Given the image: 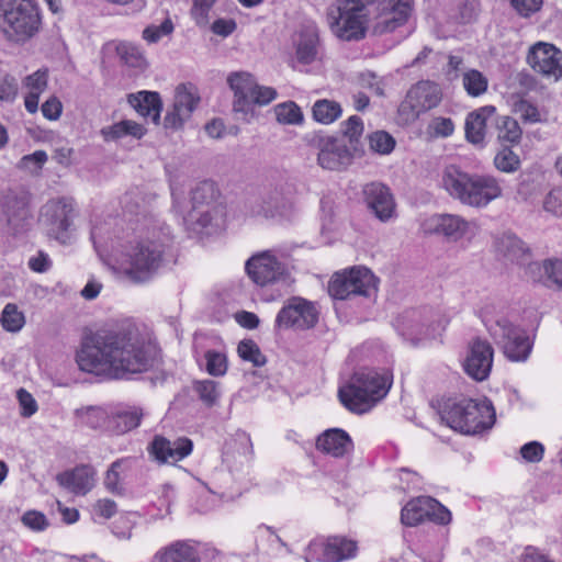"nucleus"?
<instances>
[{"instance_id": "f257e3e1", "label": "nucleus", "mask_w": 562, "mask_h": 562, "mask_svg": "<svg viewBox=\"0 0 562 562\" xmlns=\"http://www.w3.org/2000/svg\"><path fill=\"white\" fill-rule=\"evenodd\" d=\"M158 348L145 329L132 321L86 336L76 361L81 371L127 380L154 367Z\"/></svg>"}, {"instance_id": "9b49d317", "label": "nucleus", "mask_w": 562, "mask_h": 562, "mask_svg": "<svg viewBox=\"0 0 562 562\" xmlns=\"http://www.w3.org/2000/svg\"><path fill=\"white\" fill-rule=\"evenodd\" d=\"M442 92L438 83L422 80L414 85L406 93L398 106V115L405 123H412L425 113L439 105Z\"/></svg>"}, {"instance_id": "5701e85b", "label": "nucleus", "mask_w": 562, "mask_h": 562, "mask_svg": "<svg viewBox=\"0 0 562 562\" xmlns=\"http://www.w3.org/2000/svg\"><path fill=\"white\" fill-rule=\"evenodd\" d=\"M200 102L196 88L191 83L179 85L176 89L172 109L165 116V126L179 128L189 119Z\"/></svg>"}, {"instance_id": "7c9ffc66", "label": "nucleus", "mask_w": 562, "mask_h": 562, "mask_svg": "<svg viewBox=\"0 0 562 562\" xmlns=\"http://www.w3.org/2000/svg\"><path fill=\"white\" fill-rule=\"evenodd\" d=\"M495 106L484 105L467 115L465 119V138L474 145L482 146L486 135V122L495 114Z\"/></svg>"}, {"instance_id": "393cba45", "label": "nucleus", "mask_w": 562, "mask_h": 562, "mask_svg": "<svg viewBox=\"0 0 562 562\" xmlns=\"http://www.w3.org/2000/svg\"><path fill=\"white\" fill-rule=\"evenodd\" d=\"M295 53L291 66L300 69L301 66H308L319 58V35L315 26L303 27L294 40Z\"/></svg>"}, {"instance_id": "2eb2a0df", "label": "nucleus", "mask_w": 562, "mask_h": 562, "mask_svg": "<svg viewBox=\"0 0 562 562\" xmlns=\"http://www.w3.org/2000/svg\"><path fill=\"white\" fill-rule=\"evenodd\" d=\"M401 520L406 526H416L425 520L447 525L451 521V513L437 499L430 496H418L402 508Z\"/></svg>"}, {"instance_id": "1a4fd4ad", "label": "nucleus", "mask_w": 562, "mask_h": 562, "mask_svg": "<svg viewBox=\"0 0 562 562\" xmlns=\"http://www.w3.org/2000/svg\"><path fill=\"white\" fill-rule=\"evenodd\" d=\"M368 8H373L371 32L381 36L403 26L412 12L411 0H367Z\"/></svg>"}, {"instance_id": "774afa93", "label": "nucleus", "mask_w": 562, "mask_h": 562, "mask_svg": "<svg viewBox=\"0 0 562 562\" xmlns=\"http://www.w3.org/2000/svg\"><path fill=\"white\" fill-rule=\"evenodd\" d=\"M342 134L350 139V142L357 140V138L363 132V124L359 116L352 115L346 122L342 123Z\"/></svg>"}, {"instance_id": "6ab92c4d", "label": "nucleus", "mask_w": 562, "mask_h": 562, "mask_svg": "<svg viewBox=\"0 0 562 562\" xmlns=\"http://www.w3.org/2000/svg\"><path fill=\"white\" fill-rule=\"evenodd\" d=\"M312 144L318 148L317 161L324 169L341 170L351 162V153L341 139L316 134Z\"/></svg>"}, {"instance_id": "338daca9", "label": "nucleus", "mask_w": 562, "mask_h": 562, "mask_svg": "<svg viewBox=\"0 0 562 562\" xmlns=\"http://www.w3.org/2000/svg\"><path fill=\"white\" fill-rule=\"evenodd\" d=\"M16 395L21 406V415L23 417H31L37 412V403L31 393L24 389H20Z\"/></svg>"}, {"instance_id": "5fc2aeb1", "label": "nucleus", "mask_w": 562, "mask_h": 562, "mask_svg": "<svg viewBox=\"0 0 562 562\" xmlns=\"http://www.w3.org/2000/svg\"><path fill=\"white\" fill-rule=\"evenodd\" d=\"M135 514H122L112 524L113 535L121 540H128L135 526Z\"/></svg>"}, {"instance_id": "412c9836", "label": "nucleus", "mask_w": 562, "mask_h": 562, "mask_svg": "<svg viewBox=\"0 0 562 562\" xmlns=\"http://www.w3.org/2000/svg\"><path fill=\"white\" fill-rule=\"evenodd\" d=\"M225 207L214 205L209 209H190L182 214L186 229L195 235H211L220 231L225 221Z\"/></svg>"}, {"instance_id": "f704fd0d", "label": "nucleus", "mask_w": 562, "mask_h": 562, "mask_svg": "<svg viewBox=\"0 0 562 562\" xmlns=\"http://www.w3.org/2000/svg\"><path fill=\"white\" fill-rule=\"evenodd\" d=\"M133 460L131 458H121L114 461L108 469L104 476L105 488L114 495L125 493L124 474L131 470Z\"/></svg>"}, {"instance_id": "a19ab883", "label": "nucleus", "mask_w": 562, "mask_h": 562, "mask_svg": "<svg viewBox=\"0 0 562 562\" xmlns=\"http://www.w3.org/2000/svg\"><path fill=\"white\" fill-rule=\"evenodd\" d=\"M313 117L322 124H330L339 119L342 114L340 104L334 100H317L313 108Z\"/></svg>"}, {"instance_id": "864d4df0", "label": "nucleus", "mask_w": 562, "mask_h": 562, "mask_svg": "<svg viewBox=\"0 0 562 562\" xmlns=\"http://www.w3.org/2000/svg\"><path fill=\"white\" fill-rule=\"evenodd\" d=\"M369 145L373 151L387 155L394 149L395 140L389 133L379 131L369 136Z\"/></svg>"}, {"instance_id": "7ed1b4c3", "label": "nucleus", "mask_w": 562, "mask_h": 562, "mask_svg": "<svg viewBox=\"0 0 562 562\" xmlns=\"http://www.w3.org/2000/svg\"><path fill=\"white\" fill-rule=\"evenodd\" d=\"M442 186L460 203L482 209L502 195L499 181L490 175L470 173L456 165L445 168Z\"/></svg>"}, {"instance_id": "bf43d9fd", "label": "nucleus", "mask_w": 562, "mask_h": 562, "mask_svg": "<svg viewBox=\"0 0 562 562\" xmlns=\"http://www.w3.org/2000/svg\"><path fill=\"white\" fill-rule=\"evenodd\" d=\"M173 24L166 19L160 25H149L143 31V38L148 43H157L162 36L171 34Z\"/></svg>"}, {"instance_id": "ea45409f", "label": "nucleus", "mask_w": 562, "mask_h": 562, "mask_svg": "<svg viewBox=\"0 0 562 562\" xmlns=\"http://www.w3.org/2000/svg\"><path fill=\"white\" fill-rule=\"evenodd\" d=\"M101 134L106 142H115L125 136H133L139 139L145 134V128L134 121L123 120L113 125L103 127Z\"/></svg>"}, {"instance_id": "09e8293b", "label": "nucleus", "mask_w": 562, "mask_h": 562, "mask_svg": "<svg viewBox=\"0 0 562 562\" xmlns=\"http://www.w3.org/2000/svg\"><path fill=\"white\" fill-rule=\"evenodd\" d=\"M216 0H193L190 16L199 27L210 25L211 12Z\"/></svg>"}, {"instance_id": "a878e982", "label": "nucleus", "mask_w": 562, "mask_h": 562, "mask_svg": "<svg viewBox=\"0 0 562 562\" xmlns=\"http://www.w3.org/2000/svg\"><path fill=\"white\" fill-rule=\"evenodd\" d=\"M363 196L367 206L382 222H386L394 216L395 201L390 189L380 183L372 182L363 188Z\"/></svg>"}, {"instance_id": "8fccbe9b", "label": "nucleus", "mask_w": 562, "mask_h": 562, "mask_svg": "<svg viewBox=\"0 0 562 562\" xmlns=\"http://www.w3.org/2000/svg\"><path fill=\"white\" fill-rule=\"evenodd\" d=\"M494 166L502 172L512 173L520 168V159L516 153L505 146L495 155Z\"/></svg>"}, {"instance_id": "79ce46f5", "label": "nucleus", "mask_w": 562, "mask_h": 562, "mask_svg": "<svg viewBox=\"0 0 562 562\" xmlns=\"http://www.w3.org/2000/svg\"><path fill=\"white\" fill-rule=\"evenodd\" d=\"M522 131L518 122L510 116L497 119V138L503 144L515 145L521 139Z\"/></svg>"}, {"instance_id": "72a5a7b5", "label": "nucleus", "mask_w": 562, "mask_h": 562, "mask_svg": "<svg viewBox=\"0 0 562 562\" xmlns=\"http://www.w3.org/2000/svg\"><path fill=\"white\" fill-rule=\"evenodd\" d=\"M130 104L144 117H149L153 123L158 124L162 109L158 92L139 91L128 97Z\"/></svg>"}, {"instance_id": "a18cd8bd", "label": "nucleus", "mask_w": 562, "mask_h": 562, "mask_svg": "<svg viewBox=\"0 0 562 562\" xmlns=\"http://www.w3.org/2000/svg\"><path fill=\"white\" fill-rule=\"evenodd\" d=\"M277 121L281 124L297 125L303 122V113L293 101L280 103L274 106Z\"/></svg>"}, {"instance_id": "0e129e2a", "label": "nucleus", "mask_w": 562, "mask_h": 562, "mask_svg": "<svg viewBox=\"0 0 562 562\" xmlns=\"http://www.w3.org/2000/svg\"><path fill=\"white\" fill-rule=\"evenodd\" d=\"M429 130L435 136L449 137L454 132V124L449 117H434L429 123Z\"/></svg>"}, {"instance_id": "20e7f679", "label": "nucleus", "mask_w": 562, "mask_h": 562, "mask_svg": "<svg viewBox=\"0 0 562 562\" xmlns=\"http://www.w3.org/2000/svg\"><path fill=\"white\" fill-rule=\"evenodd\" d=\"M42 29V13L35 0H0V36L24 44Z\"/></svg>"}, {"instance_id": "0eeeda50", "label": "nucleus", "mask_w": 562, "mask_h": 562, "mask_svg": "<svg viewBox=\"0 0 562 562\" xmlns=\"http://www.w3.org/2000/svg\"><path fill=\"white\" fill-rule=\"evenodd\" d=\"M370 13L367 0H338L328 14L330 29L342 41H361L368 31Z\"/></svg>"}, {"instance_id": "c756f323", "label": "nucleus", "mask_w": 562, "mask_h": 562, "mask_svg": "<svg viewBox=\"0 0 562 562\" xmlns=\"http://www.w3.org/2000/svg\"><path fill=\"white\" fill-rule=\"evenodd\" d=\"M2 209L8 224L18 231L30 218L29 198L26 193L8 192L2 199Z\"/></svg>"}, {"instance_id": "f03ea898", "label": "nucleus", "mask_w": 562, "mask_h": 562, "mask_svg": "<svg viewBox=\"0 0 562 562\" xmlns=\"http://www.w3.org/2000/svg\"><path fill=\"white\" fill-rule=\"evenodd\" d=\"M110 247L113 268L135 283L151 279L164 261L165 243L154 232L116 235L110 238Z\"/></svg>"}, {"instance_id": "b1692460", "label": "nucleus", "mask_w": 562, "mask_h": 562, "mask_svg": "<svg viewBox=\"0 0 562 562\" xmlns=\"http://www.w3.org/2000/svg\"><path fill=\"white\" fill-rule=\"evenodd\" d=\"M493 348L488 341L476 338L469 347V355L464 360L465 372L476 381L485 380L493 364Z\"/></svg>"}, {"instance_id": "13d9d810", "label": "nucleus", "mask_w": 562, "mask_h": 562, "mask_svg": "<svg viewBox=\"0 0 562 562\" xmlns=\"http://www.w3.org/2000/svg\"><path fill=\"white\" fill-rule=\"evenodd\" d=\"M514 111L527 123H537L541 120L538 108L525 99H520L514 103Z\"/></svg>"}, {"instance_id": "4d7b16f0", "label": "nucleus", "mask_w": 562, "mask_h": 562, "mask_svg": "<svg viewBox=\"0 0 562 562\" xmlns=\"http://www.w3.org/2000/svg\"><path fill=\"white\" fill-rule=\"evenodd\" d=\"M19 94V83L14 76L4 75L0 78V101L13 103Z\"/></svg>"}, {"instance_id": "c85d7f7f", "label": "nucleus", "mask_w": 562, "mask_h": 562, "mask_svg": "<svg viewBox=\"0 0 562 562\" xmlns=\"http://www.w3.org/2000/svg\"><path fill=\"white\" fill-rule=\"evenodd\" d=\"M227 81L235 94L234 111L246 117L250 113V95L256 85L254 77L249 72L240 71L232 74Z\"/></svg>"}, {"instance_id": "c03bdc74", "label": "nucleus", "mask_w": 562, "mask_h": 562, "mask_svg": "<svg viewBox=\"0 0 562 562\" xmlns=\"http://www.w3.org/2000/svg\"><path fill=\"white\" fill-rule=\"evenodd\" d=\"M0 324L5 331L19 333L25 325V316L15 304L8 303L1 312Z\"/></svg>"}, {"instance_id": "cd10ccee", "label": "nucleus", "mask_w": 562, "mask_h": 562, "mask_svg": "<svg viewBox=\"0 0 562 562\" xmlns=\"http://www.w3.org/2000/svg\"><path fill=\"white\" fill-rule=\"evenodd\" d=\"M316 448L335 458H340L352 451L353 442L344 429L330 428L317 437Z\"/></svg>"}, {"instance_id": "473e14b6", "label": "nucleus", "mask_w": 562, "mask_h": 562, "mask_svg": "<svg viewBox=\"0 0 562 562\" xmlns=\"http://www.w3.org/2000/svg\"><path fill=\"white\" fill-rule=\"evenodd\" d=\"M395 327L404 339L416 345L427 336V329L422 322L420 313L412 310L400 315L395 321Z\"/></svg>"}, {"instance_id": "dca6fc26", "label": "nucleus", "mask_w": 562, "mask_h": 562, "mask_svg": "<svg viewBox=\"0 0 562 562\" xmlns=\"http://www.w3.org/2000/svg\"><path fill=\"white\" fill-rule=\"evenodd\" d=\"M357 543L345 537L313 540L305 550V562H341L356 555Z\"/></svg>"}, {"instance_id": "3c124183", "label": "nucleus", "mask_w": 562, "mask_h": 562, "mask_svg": "<svg viewBox=\"0 0 562 562\" xmlns=\"http://www.w3.org/2000/svg\"><path fill=\"white\" fill-rule=\"evenodd\" d=\"M220 384L213 380H202L193 383V391L207 406L214 405L220 397Z\"/></svg>"}, {"instance_id": "6e6d98bb", "label": "nucleus", "mask_w": 562, "mask_h": 562, "mask_svg": "<svg viewBox=\"0 0 562 562\" xmlns=\"http://www.w3.org/2000/svg\"><path fill=\"white\" fill-rule=\"evenodd\" d=\"M48 82L47 69H38L23 79V86L31 93L42 94Z\"/></svg>"}, {"instance_id": "37998d69", "label": "nucleus", "mask_w": 562, "mask_h": 562, "mask_svg": "<svg viewBox=\"0 0 562 562\" xmlns=\"http://www.w3.org/2000/svg\"><path fill=\"white\" fill-rule=\"evenodd\" d=\"M462 86L472 98H477L487 91V78L476 69H469L462 75Z\"/></svg>"}, {"instance_id": "603ef678", "label": "nucleus", "mask_w": 562, "mask_h": 562, "mask_svg": "<svg viewBox=\"0 0 562 562\" xmlns=\"http://www.w3.org/2000/svg\"><path fill=\"white\" fill-rule=\"evenodd\" d=\"M205 370L210 375L223 376L227 372V358L225 353L216 350H207L204 355Z\"/></svg>"}, {"instance_id": "4c0bfd02", "label": "nucleus", "mask_w": 562, "mask_h": 562, "mask_svg": "<svg viewBox=\"0 0 562 562\" xmlns=\"http://www.w3.org/2000/svg\"><path fill=\"white\" fill-rule=\"evenodd\" d=\"M218 190L213 181H202L191 191L190 209H209L214 205H223L218 201Z\"/></svg>"}, {"instance_id": "f8f14e48", "label": "nucleus", "mask_w": 562, "mask_h": 562, "mask_svg": "<svg viewBox=\"0 0 562 562\" xmlns=\"http://www.w3.org/2000/svg\"><path fill=\"white\" fill-rule=\"evenodd\" d=\"M319 311L316 304L301 296H292L277 314L274 327L278 329L306 330L318 322Z\"/></svg>"}, {"instance_id": "de8ad7c7", "label": "nucleus", "mask_w": 562, "mask_h": 562, "mask_svg": "<svg viewBox=\"0 0 562 562\" xmlns=\"http://www.w3.org/2000/svg\"><path fill=\"white\" fill-rule=\"evenodd\" d=\"M237 352L243 360L251 362L255 367H262L267 362L266 356L251 339L241 340L238 344Z\"/></svg>"}, {"instance_id": "aec40b11", "label": "nucleus", "mask_w": 562, "mask_h": 562, "mask_svg": "<svg viewBox=\"0 0 562 562\" xmlns=\"http://www.w3.org/2000/svg\"><path fill=\"white\" fill-rule=\"evenodd\" d=\"M293 188L288 183L278 184L267 191L251 205V214L265 218L286 215L292 209Z\"/></svg>"}, {"instance_id": "052dcab7", "label": "nucleus", "mask_w": 562, "mask_h": 562, "mask_svg": "<svg viewBox=\"0 0 562 562\" xmlns=\"http://www.w3.org/2000/svg\"><path fill=\"white\" fill-rule=\"evenodd\" d=\"M542 268L548 281L562 289V260L557 258L547 259L543 261Z\"/></svg>"}, {"instance_id": "680f3d73", "label": "nucleus", "mask_w": 562, "mask_h": 562, "mask_svg": "<svg viewBox=\"0 0 562 562\" xmlns=\"http://www.w3.org/2000/svg\"><path fill=\"white\" fill-rule=\"evenodd\" d=\"M510 4L521 18H529L540 11L543 0H510Z\"/></svg>"}, {"instance_id": "e433bc0d", "label": "nucleus", "mask_w": 562, "mask_h": 562, "mask_svg": "<svg viewBox=\"0 0 562 562\" xmlns=\"http://www.w3.org/2000/svg\"><path fill=\"white\" fill-rule=\"evenodd\" d=\"M80 426L94 430H109L110 412L100 406H88L75 411Z\"/></svg>"}, {"instance_id": "ddd939ff", "label": "nucleus", "mask_w": 562, "mask_h": 562, "mask_svg": "<svg viewBox=\"0 0 562 562\" xmlns=\"http://www.w3.org/2000/svg\"><path fill=\"white\" fill-rule=\"evenodd\" d=\"M74 217V205L71 201L61 198L48 201L41 213V224L44 226L46 234L66 244L70 238V226Z\"/></svg>"}, {"instance_id": "58836bf2", "label": "nucleus", "mask_w": 562, "mask_h": 562, "mask_svg": "<svg viewBox=\"0 0 562 562\" xmlns=\"http://www.w3.org/2000/svg\"><path fill=\"white\" fill-rule=\"evenodd\" d=\"M496 247L504 257L516 262H522L529 255L525 243L513 234H504L499 237Z\"/></svg>"}, {"instance_id": "423d86ee", "label": "nucleus", "mask_w": 562, "mask_h": 562, "mask_svg": "<svg viewBox=\"0 0 562 562\" xmlns=\"http://www.w3.org/2000/svg\"><path fill=\"white\" fill-rule=\"evenodd\" d=\"M390 386L387 376L373 370L361 371L355 373L351 382L339 390V398L349 411L361 414L384 397Z\"/></svg>"}, {"instance_id": "6e6552de", "label": "nucleus", "mask_w": 562, "mask_h": 562, "mask_svg": "<svg viewBox=\"0 0 562 562\" xmlns=\"http://www.w3.org/2000/svg\"><path fill=\"white\" fill-rule=\"evenodd\" d=\"M488 331L509 361L525 362L529 358L533 340L522 327L503 317L491 325Z\"/></svg>"}, {"instance_id": "e2e57ef3", "label": "nucleus", "mask_w": 562, "mask_h": 562, "mask_svg": "<svg viewBox=\"0 0 562 562\" xmlns=\"http://www.w3.org/2000/svg\"><path fill=\"white\" fill-rule=\"evenodd\" d=\"M543 209L555 216L562 215V188L552 189L546 195Z\"/></svg>"}, {"instance_id": "39448f33", "label": "nucleus", "mask_w": 562, "mask_h": 562, "mask_svg": "<svg viewBox=\"0 0 562 562\" xmlns=\"http://www.w3.org/2000/svg\"><path fill=\"white\" fill-rule=\"evenodd\" d=\"M495 409L487 398H461L448 401L441 411V419L464 435H475L491 429L495 423Z\"/></svg>"}, {"instance_id": "4468645a", "label": "nucleus", "mask_w": 562, "mask_h": 562, "mask_svg": "<svg viewBox=\"0 0 562 562\" xmlns=\"http://www.w3.org/2000/svg\"><path fill=\"white\" fill-rule=\"evenodd\" d=\"M475 223L469 222L457 214H432L426 217L420 229L427 235L443 236L449 241H458L475 234Z\"/></svg>"}, {"instance_id": "bb28decb", "label": "nucleus", "mask_w": 562, "mask_h": 562, "mask_svg": "<svg viewBox=\"0 0 562 562\" xmlns=\"http://www.w3.org/2000/svg\"><path fill=\"white\" fill-rule=\"evenodd\" d=\"M151 562H201V557L193 540H176L160 548Z\"/></svg>"}, {"instance_id": "4be33fe9", "label": "nucleus", "mask_w": 562, "mask_h": 562, "mask_svg": "<svg viewBox=\"0 0 562 562\" xmlns=\"http://www.w3.org/2000/svg\"><path fill=\"white\" fill-rule=\"evenodd\" d=\"M192 450L191 439L178 437L170 440L161 435H156L147 447L148 454L159 464H175L191 454Z\"/></svg>"}, {"instance_id": "49530a36", "label": "nucleus", "mask_w": 562, "mask_h": 562, "mask_svg": "<svg viewBox=\"0 0 562 562\" xmlns=\"http://www.w3.org/2000/svg\"><path fill=\"white\" fill-rule=\"evenodd\" d=\"M116 53L120 59L133 68H143L146 59L140 49L132 43L123 42L116 46Z\"/></svg>"}, {"instance_id": "a211bd4d", "label": "nucleus", "mask_w": 562, "mask_h": 562, "mask_svg": "<svg viewBox=\"0 0 562 562\" xmlns=\"http://www.w3.org/2000/svg\"><path fill=\"white\" fill-rule=\"evenodd\" d=\"M245 268L249 278L261 286L283 280L288 276L286 266L271 251L254 255L246 261Z\"/></svg>"}, {"instance_id": "c9c22d12", "label": "nucleus", "mask_w": 562, "mask_h": 562, "mask_svg": "<svg viewBox=\"0 0 562 562\" xmlns=\"http://www.w3.org/2000/svg\"><path fill=\"white\" fill-rule=\"evenodd\" d=\"M142 411L137 408L110 412L108 432L123 435L136 428L140 424Z\"/></svg>"}, {"instance_id": "9d476101", "label": "nucleus", "mask_w": 562, "mask_h": 562, "mask_svg": "<svg viewBox=\"0 0 562 562\" xmlns=\"http://www.w3.org/2000/svg\"><path fill=\"white\" fill-rule=\"evenodd\" d=\"M375 291L374 276L369 269L360 267L335 273L328 284L329 294L337 300L369 297Z\"/></svg>"}, {"instance_id": "69168bd1", "label": "nucleus", "mask_w": 562, "mask_h": 562, "mask_svg": "<svg viewBox=\"0 0 562 562\" xmlns=\"http://www.w3.org/2000/svg\"><path fill=\"white\" fill-rule=\"evenodd\" d=\"M277 98V91L276 89L271 87H265L255 85V89L250 95V106L252 103L259 104V105H266L273 101Z\"/></svg>"}, {"instance_id": "f3484780", "label": "nucleus", "mask_w": 562, "mask_h": 562, "mask_svg": "<svg viewBox=\"0 0 562 562\" xmlns=\"http://www.w3.org/2000/svg\"><path fill=\"white\" fill-rule=\"evenodd\" d=\"M526 61L538 75L554 79H562V50L552 43L537 42L528 49Z\"/></svg>"}, {"instance_id": "2f4dec72", "label": "nucleus", "mask_w": 562, "mask_h": 562, "mask_svg": "<svg viewBox=\"0 0 562 562\" xmlns=\"http://www.w3.org/2000/svg\"><path fill=\"white\" fill-rule=\"evenodd\" d=\"M95 470L90 465H81L57 476L60 485L75 494L85 495L94 486Z\"/></svg>"}]
</instances>
